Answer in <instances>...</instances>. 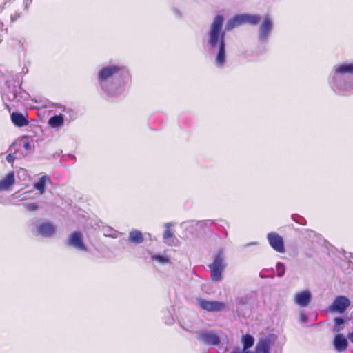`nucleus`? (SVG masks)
<instances>
[{"label":"nucleus","mask_w":353,"mask_h":353,"mask_svg":"<svg viewBox=\"0 0 353 353\" xmlns=\"http://www.w3.org/2000/svg\"><path fill=\"white\" fill-rule=\"evenodd\" d=\"M224 17L221 14L214 17L210 26L208 43L214 48L219 46L218 53L215 58L217 65L221 67L225 63V32L223 30Z\"/></svg>","instance_id":"1"},{"label":"nucleus","mask_w":353,"mask_h":353,"mask_svg":"<svg viewBox=\"0 0 353 353\" xmlns=\"http://www.w3.org/2000/svg\"><path fill=\"white\" fill-rule=\"evenodd\" d=\"M227 263L223 249H220L214 255L213 262L209 265L210 277L213 281H220Z\"/></svg>","instance_id":"2"},{"label":"nucleus","mask_w":353,"mask_h":353,"mask_svg":"<svg viewBox=\"0 0 353 353\" xmlns=\"http://www.w3.org/2000/svg\"><path fill=\"white\" fill-rule=\"evenodd\" d=\"M123 70V67L119 65H109L101 68L98 74L100 83L105 82L114 76L120 74Z\"/></svg>","instance_id":"3"},{"label":"nucleus","mask_w":353,"mask_h":353,"mask_svg":"<svg viewBox=\"0 0 353 353\" xmlns=\"http://www.w3.org/2000/svg\"><path fill=\"white\" fill-rule=\"evenodd\" d=\"M196 302L201 310L207 312H219L225 308V304L221 301L197 299Z\"/></svg>","instance_id":"4"},{"label":"nucleus","mask_w":353,"mask_h":353,"mask_svg":"<svg viewBox=\"0 0 353 353\" xmlns=\"http://www.w3.org/2000/svg\"><path fill=\"white\" fill-rule=\"evenodd\" d=\"M67 244L81 251H87L88 250L83 242V236L81 231L72 232L67 239Z\"/></svg>","instance_id":"5"},{"label":"nucleus","mask_w":353,"mask_h":353,"mask_svg":"<svg viewBox=\"0 0 353 353\" xmlns=\"http://www.w3.org/2000/svg\"><path fill=\"white\" fill-rule=\"evenodd\" d=\"M270 246L279 253L285 252V246L283 237L275 232L268 234L267 236Z\"/></svg>","instance_id":"6"},{"label":"nucleus","mask_w":353,"mask_h":353,"mask_svg":"<svg viewBox=\"0 0 353 353\" xmlns=\"http://www.w3.org/2000/svg\"><path fill=\"white\" fill-rule=\"evenodd\" d=\"M350 300L343 296H337L330 306V309L339 313L344 312L350 306Z\"/></svg>","instance_id":"7"},{"label":"nucleus","mask_w":353,"mask_h":353,"mask_svg":"<svg viewBox=\"0 0 353 353\" xmlns=\"http://www.w3.org/2000/svg\"><path fill=\"white\" fill-rule=\"evenodd\" d=\"M14 174L13 171H11L0 179V192L9 190L14 185Z\"/></svg>","instance_id":"8"},{"label":"nucleus","mask_w":353,"mask_h":353,"mask_svg":"<svg viewBox=\"0 0 353 353\" xmlns=\"http://www.w3.org/2000/svg\"><path fill=\"white\" fill-rule=\"evenodd\" d=\"M312 299L311 293L308 290H305L296 293L294 296L295 303L301 307H306L309 305Z\"/></svg>","instance_id":"9"},{"label":"nucleus","mask_w":353,"mask_h":353,"mask_svg":"<svg viewBox=\"0 0 353 353\" xmlns=\"http://www.w3.org/2000/svg\"><path fill=\"white\" fill-rule=\"evenodd\" d=\"M39 233L45 237H50L54 234L56 229L54 225L50 222L41 223L37 225Z\"/></svg>","instance_id":"10"},{"label":"nucleus","mask_w":353,"mask_h":353,"mask_svg":"<svg viewBox=\"0 0 353 353\" xmlns=\"http://www.w3.org/2000/svg\"><path fill=\"white\" fill-rule=\"evenodd\" d=\"M199 339L210 345H217L220 343L219 336L213 332L203 333L199 336Z\"/></svg>","instance_id":"11"},{"label":"nucleus","mask_w":353,"mask_h":353,"mask_svg":"<svg viewBox=\"0 0 353 353\" xmlns=\"http://www.w3.org/2000/svg\"><path fill=\"white\" fill-rule=\"evenodd\" d=\"M272 28V23L269 17H265L260 26L259 37L261 39H265L270 34Z\"/></svg>","instance_id":"12"},{"label":"nucleus","mask_w":353,"mask_h":353,"mask_svg":"<svg viewBox=\"0 0 353 353\" xmlns=\"http://www.w3.org/2000/svg\"><path fill=\"white\" fill-rule=\"evenodd\" d=\"M11 121L17 127H23L28 125L27 117L19 112H12L11 114Z\"/></svg>","instance_id":"13"},{"label":"nucleus","mask_w":353,"mask_h":353,"mask_svg":"<svg viewBox=\"0 0 353 353\" xmlns=\"http://www.w3.org/2000/svg\"><path fill=\"white\" fill-rule=\"evenodd\" d=\"M271 341L268 338L261 339L256 346V353H270Z\"/></svg>","instance_id":"14"},{"label":"nucleus","mask_w":353,"mask_h":353,"mask_svg":"<svg viewBox=\"0 0 353 353\" xmlns=\"http://www.w3.org/2000/svg\"><path fill=\"white\" fill-rule=\"evenodd\" d=\"M47 183H52V181L49 176L43 175L34 183V188L39 191V194L42 195L45 193V188Z\"/></svg>","instance_id":"15"},{"label":"nucleus","mask_w":353,"mask_h":353,"mask_svg":"<svg viewBox=\"0 0 353 353\" xmlns=\"http://www.w3.org/2000/svg\"><path fill=\"white\" fill-rule=\"evenodd\" d=\"M335 348L339 351H345L347 348V341L341 334H337L334 339Z\"/></svg>","instance_id":"16"},{"label":"nucleus","mask_w":353,"mask_h":353,"mask_svg":"<svg viewBox=\"0 0 353 353\" xmlns=\"http://www.w3.org/2000/svg\"><path fill=\"white\" fill-rule=\"evenodd\" d=\"M128 241L136 244L143 243L144 241V236L142 232L137 230H132L130 231L129 233Z\"/></svg>","instance_id":"17"},{"label":"nucleus","mask_w":353,"mask_h":353,"mask_svg":"<svg viewBox=\"0 0 353 353\" xmlns=\"http://www.w3.org/2000/svg\"><path fill=\"white\" fill-rule=\"evenodd\" d=\"M48 125L53 128H59L64 125V118L61 114L54 115L48 120Z\"/></svg>","instance_id":"18"},{"label":"nucleus","mask_w":353,"mask_h":353,"mask_svg":"<svg viewBox=\"0 0 353 353\" xmlns=\"http://www.w3.org/2000/svg\"><path fill=\"white\" fill-rule=\"evenodd\" d=\"M243 24L242 17L241 14H238L228 21L225 26V30L230 31L233 28Z\"/></svg>","instance_id":"19"},{"label":"nucleus","mask_w":353,"mask_h":353,"mask_svg":"<svg viewBox=\"0 0 353 353\" xmlns=\"http://www.w3.org/2000/svg\"><path fill=\"white\" fill-rule=\"evenodd\" d=\"M336 74H353V63L348 64H341L338 65L335 70Z\"/></svg>","instance_id":"20"},{"label":"nucleus","mask_w":353,"mask_h":353,"mask_svg":"<svg viewBox=\"0 0 353 353\" xmlns=\"http://www.w3.org/2000/svg\"><path fill=\"white\" fill-rule=\"evenodd\" d=\"M242 17L243 24L250 23L252 25H256L260 21V17L258 15L251 14H241Z\"/></svg>","instance_id":"21"},{"label":"nucleus","mask_w":353,"mask_h":353,"mask_svg":"<svg viewBox=\"0 0 353 353\" xmlns=\"http://www.w3.org/2000/svg\"><path fill=\"white\" fill-rule=\"evenodd\" d=\"M242 342H243V350H248L249 348L253 346L254 343V339L252 336L250 334H245L242 336Z\"/></svg>","instance_id":"22"},{"label":"nucleus","mask_w":353,"mask_h":353,"mask_svg":"<svg viewBox=\"0 0 353 353\" xmlns=\"http://www.w3.org/2000/svg\"><path fill=\"white\" fill-rule=\"evenodd\" d=\"M151 259L153 261H157L161 264H167L170 263V260L168 257L159 254L153 255Z\"/></svg>","instance_id":"23"},{"label":"nucleus","mask_w":353,"mask_h":353,"mask_svg":"<svg viewBox=\"0 0 353 353\" xmlns=\"http://www.w3.org/2000/svg\"><path fill=\"white\" fill-rule=\"evenodd\" d=\"M276 275L278 277H281L284 275L285 271V265L281 262L277 263L276 265Z\"/></svg>","instance_id":"24"},{"label":"nucleus","mask_w":353,"mask_h":353,"mask_svg":"<svg viewBox=\"0 0 353 353\" xmlns=\"http://www.w3.org/2000/svg\"><path fill=\"white\" fill-rule=\"evenodd\" d=\"M345 322V320L341 317H336L334 319V330L337 332H339L341 331L342 327H340V325L343 324Z\"/></svg>","instance_id":"25"},{"label":"nucleus","mask_w":353,"mask_h":353,"mask_svg":"<svg viewBox=\"0 0 353 353\" xmlns=\"http://www.w3.org/2000/svg\"><path fill=\"white\" fill-rule=\"evenodd\" d=\"M172 237H173V234H172L171 230L170 229V228L168 226L166 230L163 232V239H164V241H167L169 239L172 238Z\"/></svg>","instance_id":"26"},{"label":"nucleus","mask_w":353,"mask_h":353,"mask_svg":"<svg viewBox=\"0 0 353 353\" xmlns=\"http://www.w3.org/2000/svg\"><path fill=\"white\" fill-rule=\"evenodd\" d=\"M26 209L28 211H35L39 209V205L37 203H29L26 205Z\"/></svg>","instance_id":"27"},{"label":"nucleus","mask_w":353,"mask_h":353,"mask_svg":"<svg viewBox=\"0 0 353 353\" xmlns=\"http://www.w3.org/2000/svg\"><path fill=\"white\" fill-rule=\"evenodd\" d=\"M15 159V157L14 154H9L6 156V161L10 163H13Z\"/></svg>","instance_id":"28"},{"label":"nucleus","mask_w":353,"mask_h":353,"mask_svg":"<svg viewBox=\"0 0 353 353\" xmlns=\"http://www.w3.org/2000/svg\"><path fill=\"white\" fill-rule=\"evenodd\" d=\"M233 353H256V352H251L250 350H242L241 351L239 348H237L236 350H234Z\"/></svg>","instance_id":"29"},{"label":"nucleus","mask_w":353,"mask_h":353,"mask_svg":"<svg viewBox=\"0 0 353 353\" xmlns=\"http://www.w3.org/2000/svg\"><path fill=\"white\" fill-rule=\"evenodd\" d=\"M347 337L350 339V341L353 343V332H350L347 334Z\"/></svg>","instance_id":"30"},{"label":"nucleus","mask_w":353,"mask_h":353,"mask_svg":"<svg viewBox=\"0 0 353 353\" xmlns=\"http://www.w3.org/2000/svg\"><path fill=\"white\" fill-rule=\"evenodd\" d=\"M24 147L26 148V149H28L30 148V143H26L25 145H24Z\"/></svg>","instance_id":"31"},{"label":"nucleus","mask_w":353,"mask_h":353,"mask_svg":"<svg viewBox=\"0 0 353 353\" xmlns=\"http://www.w3.org/2000/svg\"><path fill=\"white\" fill-rule=\"evenodd\" d=\"M7 4H8V3H4L3 8H6V6H7Z\"/></svg>","instance_id":"32"}]
</instances>
